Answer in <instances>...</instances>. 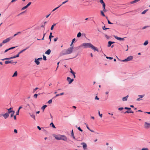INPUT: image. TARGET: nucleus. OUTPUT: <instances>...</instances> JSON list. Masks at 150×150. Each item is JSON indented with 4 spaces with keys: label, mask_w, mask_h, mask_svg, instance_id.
<instances>
[{
    "label": "nucleus",
    "mask_w": 150,
    "mask_h": 150,
    "mask_svg": "<svg viewBox=\"0 0 150 150\" xmlns=\"http://www.w3.org/2000/svg\"><path fill=\"white\" fill-rule=\"evenodd\" d=\"M81 47H83L84 48H91L94 51H98V48L93 46L91 44L89 43H84L81 45Z\"/></svg>",
    "instance_id": "obj_1"
},
{
    "label": "nucleus",
    "mask_w": 150,
    "mask_h": 150,
    "mask_svg": "<svg viewBox=\"0 0 150 150\" xmlns=\"http://www.w3.org/2000/svg\"><path fill=\"white\" fill-rule=\"evenodd\" d=\"M73 48H72V47H70L67 50L62 51L61 53V54L62 55H64L70 54L72 52Z\"/></svg>",
    "instance_id": "obj_2"
},
{
    "label": "nucleus",
    "mask_w": 150,
    "mask_h": 150,
    "mask_svg": "<svg viewBox=\"0 0 150 150\" xmlns=\"http://www.w3.org/2000/svg\"><path fill=\"white\" fill-rule=\"evenodd\" d=\"M133 59V57L130 56L127 57L126 59L122 60V62H128L131 60Z\"/></svg>",
    "instance_id": "obj_3"
},
{
    "label": "nucleus",
    "mask_w": 150,
    "mask_h": 150,
    "mask_svg": "<svg viewBox=\"0 0 150 150\" xmlns=\"http://www.w3.org/2000/svg\"><path fill=\"white\" fill-rule=\"evenodd\" d=\"M12 38V37H10L8 38H6V39L4 40L2 42V44H5L8 42H9L11 39Z\"/></svg>",
    "instance_id": "obj_4"
},
{
    "label": "nucleus",
    "mask_w": 150,
    "mask_h": 150,
    "mask_svg": "<svg viewBox=\"0 0 150 150\" xmlns=\"http://www.w3.org/2000/svg\"><path fill=\"white\" fill-rule=\"evenodd\" d=\"M53 136L54 137H55V139L57 140H60V138L61 135H55L54 134L53 135Z\"/></svg>",
    "instance_id": "obj_5"
},
{
    "label": "nucleus",
    "mask_w": 150,
    "mask_h": 150,
    "mask_svg": "<svg viewBox=\"0 0 150 150\" xmlns=\"http://www.w3.org/2000/svg\"><path fill=\"white\" fill-rule=\"evenodd\" d=\"M5 63L6 64H7L9 63H14L15 64H16L17 63V62H12V61H6L5 62Z\"/></svg>",
    "instance_id": "obj_6"
},
{
    "label": "nucleus",
    "mask_w": 150,
    "mask_h": 150,
    "mask_svg": "<svg viewBox=\"0 0 150 150\" xmlns=\"http://www.w3.org/2000/svg\"><path fill=\"white\" fill-rule=\"evenodd\" d=\"M67 80L69 82V83H71L74 81V79H71L69 77H67Z\"/></svg>",
    "instance_id": "obj_7"
},
{
    "label": "nucleus",
    "mask_w": 150,
    "mask_h": 150,
    "mask_svg": "<svg viewBox=\"0 0 150 150\" xmlns=\"http://www.w3.org/2000/svg\"><path fill=\"white\" fill-rule=\"evenodd\" d=\"M67 139L66 137L64 135H61L60 138V140H62L64 141L67 140Z\"/></svg>",
    "instance_id": "obj_8"
},
{
    "label": "nucleus",
    "mask_w": 150,
    "mask_h": 150,
    "mask_svg": "<svg viewBox=\"0 0 150 150\" xmlns=\"http://www.w3.org/2000/svg\"><path fill=\"white\" fill-rule=\"evenodd\" d=\"M114 37L116 39L119 40H124V38H122L120 37H118L117 36L115 35H114Z\"/></svg>",
    "instance_id": "obj_9"
},
{
    "label": "nucleus",
    "mask_w": 150,
    "mask_h": 150,
    "mask_svg": "<svg viewBox=\"0 0 150 150\" xmlns=\"http://www.w3.org/2000/svg\"><path fill=\"white\" fill-rule=\"evenodd\" d=\"M9 114L8 113L6 112L5 114H3V116L5 119H7L9 116Z\"/></svg>",
    "instance_id": "obj_10"
},
{
    "label": "nucleus",
    "mask_w": 150,
    "mask_h": 150,
    "mask_svg": "<svg viewBox=\"0 0 150 150\" xmlns=\"http://www.w3.org/2000/svg\"><path fill=\"white\" fill-rule=\"evenodd\" d=\"M81 145H83V149L84 150L86 149H87V144L83 142L81 144Z\"/></svg>",
    "instance_id": "obj_11"
},
{
    "label": "nucleus",
    "mask_w": 150,
    "mask_h": 150,
    "mask_svg": "<svg viewBox=\"0 0 150 150\" xmlns=\"http://www.w3.org/2000/svg\"><path fill=\"white\" fill-rule=\"evenodd\" d=\"M144 127L147 128L150 127V123L145 122L144 124Z\"/></svg>",
    "instance_id": "obj_12"
},
{
    "label": "nucleus",
    "mask_w": 150,
    "mask_h": 150,
    "mask_svg": "<svg viewBox=\"0 0 150 150\" xmlns=\"http://www.w3.org/2000/svg\"><path fill=\"white\" fill-rule=\"evenodd\" d=\"M16 57V56H14L13 57H10L3 59H2V60L3 61V60H9V59H13V58H15Z\"/></svg>",
    "instance_id": "obj_13"
},
{
    "label": "nucleus",
    "mask_w": 150,
    "mask_h": 150,
    "mask_svg": "<svg viewBox=\"0 0 150 150\" xmlns=\"http://www.w3.org/2000/svg\"><path fill=\"white\" fill-rule=\"evenodd\" d=\"M35 63L37 64V65H38L40 64V62L39 61V60H38L37 59H36L35 58Z\"/></svg>",
    "instance_id": "obj_14"
},
{
    "label": "nucleus",
    "mask_w": 150,
    "mask_h": 150,
    "mask_svg": "<svg viewBox=\"0 0 150 150\" xmlns=\"http://www.w3.org/2000/svg\"><path fill=\"white\" fill-rule=\"evenodd\" d=\"M51 52V51L50 50L48 49L45 52V54L48 55H49L50 54Z\"/></svg>",
    "instance_id": "obj_15"
},
{
    "label": "nucleus",
    "mask_w": 150,
    "mask_h": 150,
    "mask_svg": "<svg viewBox=\"0 0 150 150\" xmlns=\"http://www.w3.org/2000/svg\"><path fill=\"white\" fill-rule=\"evenodd\" d=\"M128 97V95H127V96H126L125 97H123L122 98V100L123 101H126L127 100Z\"/></svg>",
    "instance_id": "obj_16"
},
{
    "label": "nucleus",
    "mask_w": 150,
    "mask_h": 150,
    "mask_svg": "<svg viewBox=\"0 0 150 150\" xmlns=\"http://www.w3.org/2000/svg\"><path fill=\"white\" fill-rule=\"evenodd\" d=\"M140 0H134L130 2L131 4H133L138 2Z\"/></svg>",
    "instance_id": "obj_17"
},
{
    "label": "nucleus",
    "mask_w": 150,
    "mask_h": 150,
    "mask_svg": "<svg viewBox=\"0 0 150 150\" xmlns=\"http://www.w3.org/2000/svg\"><path fill=\"white\" fill-rule=\"evenodd\" d=\"M18 73L17 71H16L12 76L13 77H16L17 76Z\"/></svg>",
    "instance_id": "obj_18"
},
{
    "label": "nucleus",
    "mask_w": 150,
    "mask_h": 150,
    "mask_svg": "<svg viewBox=\"0 0 150 150\" xmlns=\"http://www.w3.org/2000/svg\"><path fill=\"white\" fill-rule=\"evenodd\" d=\"M52 33H50V35L49 36V39L50 40V41H51L52 37H53V36L52 35Z\"/></svg>",
    "instance_id": "obj_19"
},
{
    "label": "nucleus",
    "mask_w": 150,
    "mask_h": 150,
    "mask_svg": "<svg viewBox=\"0 0 150 150\" xmlns=\"http://www.w3.org/2000/svg\"><path fill=\"white\" fill-rule=\"evenodd\" d=\"M112 44V42L111 41H109L108 42V47H110L111 45Z\"/></svg>",
    "instance_id": "obj_20"
},
{
    "label": "nucleus",
    "mask_w": 150,
    "mask_h": 150,
    "mask_svg": "<svg viewBox=\"0 0 150 150\" xmlns=\"http://www.w3.org/2000/svg\"><path fill=\"white\" fill-rule=\"evenodd\" d=\"M12 108H10L9 109H8V112H7L9 114L10 113L12 112L13 111H12L11 110Z\"/></svg>",
    "instance_id": "obj_21"
},
{
    "label": "nucleus",
    "mask_w": 150,
    "mask_h": 150,
    "mask_svg": "<svg viewBox=\"0 0 150 150\" xmlns=\"http://www.w3.org/2000/svg\"><path fill=\"white\" fill-rule=\"evenodd\" d=\"M30 115V116L33 118L35 119V116L34 114H31L30 113H29Z\"/></svg>",
    "instance_id": "obj_22"
},
{
    "label": "nucleus",
    "mask_w": 150,
    "mask_h": 150,
    "mask_svg": "<svg viewBox=\"0 0 150 150\" xmlns=\"http://www.w3.org/2000/svg\"><path fill=\"white\" fill-rule=\"evenodd\" d=\"M100 3L103 6H105V4L103 0L100 2Z\"/></svg>",
    "instance_id": "obj_23"
},
{
    "label": "nucleus",
    "mask_w": 150,
    "mask_h": 150,
    "mask_svg": "<svg viewBox=\"0 0 150 150\" xmlns=\"http://www.w3.org/2000/svg\"><path fill=\"white\" fill-rule=\"evenodd\" d=\"M47 106L46 105H45L42 107L41 109L44 110L45 108L47 107Z\"/></svg>",
    "instance_id": "obj_24"
},
{
    "label": "nucleus",
    "mask_w": 150,
    "mask_h": 150,
    "mask_svg": "<svg viewBox=\"0 0 150 150\" xmlns=\"http://www.w3.org/2000/svg\"><path fill=\"white\" fill-rule=\"evenodd\" d=\"M62 5L61 4L60 5H59V6H58V7H56V8H54V9L52 10V11L53 12V11H55L56 10L57 8H58L60 6H62Z\"/></svg>",
    "instance_id": "obj_25"
},
{
    "label": "nucleus",
    "mask_w": 150,
    "mask_h": 150,
    "mask_svg": "<svg viewBox=\"0 0 150 150\" xmlns=\"http://www.w3.org/2000/svg\"><path fill=\"white\" fill-rule=\"evenodd\" d=\"M81 35V34L80 32H79L77 35V37L78 38L80 37Z\"/></svg>",
    "instance_id": "obj_26"
},
{
    "label": "nucleus",
    "mask_w": 150,
    "mask_h": 150,
    "mask_svg": "<svg viewBox=\"0 0 150 150\" xmlns=\"http://www.w3.org/2000/svg\"><path fill=\"white\" fill-rule=\"evenodd\" d=\"M148 43V40L146 41L144 43V45H147Z\"/></svg>",
    "instance_id": "obj_27"
},
{
    "label": "nucleus",
    "mask_w": 150,
    "mask_h": 150,
    "mask_svg": "<svg viewBox=\"0 0 150 150\" xmlns=\"http://www.w3.org/2000/svg\"><path fill=\"white\" fill-rule=\"evenodd\" d=\"M71 136L73 137V138L74 139H75V137L74 136V132H71Z\"/></svg>",
    "instance_id": "obj_28"
},
{
    "label": "nucleus",
    "mask_w": 150,
    "mask_h": 150,
    "mask_svg": "<svg viewBox=\"0 0 150 150\" xmlns=\"http://www.w3.org/2000/svg\"><path fill=\"white\" fill-rule=\"evenodd\" d=\"M56 25V24H54L53 25H52L51 28V30H52L54 28V26H55Z\"/></svg>",
    "instance_id": "obj_29"
},
{
    "label": "nucleus",
    "mask_w": 150,
    "mask_h": 150,
    "mask_svg": "<svg viewBox=\"0 0 150 150\" xmlns=\"http://www.w3.org/2000/svg\"><path fill=\"white\" fill-rule=\"evenodd\" d=\"M28 7L26 5V6H24V7H23L22 8L21 10H24L25 9H26V8H27Z\"/></svg>",
    "instance_id": "obj_30"
},
{
    "label": "nucleus",
    "mask_w": 150,
    "mask_h": 150,
    "mask_svg": "<svg viewBox=\"0 0 150 150\" xmlns=\"http://www.w3.org/2000/svg\"><path fill=\"white\" fill-rule=\"evenodd\" d=\"M50 125H52V127H53V128H55V127L54 126V124H53V123H52V122L50 123Z\"/></svg>",
    "instance_id": "obj_31"
},
{
    "label": "nucleus",
    "mask_w": 150,
    "mask_h": 150,
    "mask_svg": "<svg viewBox=\"0 0 150 150\" xmlns=\"http://www.w3.org/2000/svg\"><path fill=\"white\" fill-rule=\"evenodd\" d=\"M12 112V113L11 114V117H13V115L14 114L15 112L13 111Z\"/></svg>",
    "instance_id": "obj_32"
},
{
    "label": "nucleus",
    "mask_w": 150,
    "mask_h": 150,
    "mask_svg": "<svg viewBox=\"0 0 150 150\" xmlns=\"http://www.w3.org/2000/svg\"><path fill=\"white\" fill-rule=\"evenodd\" d=\"M105 6H103V11L105 12H106V10L105 9Z\"/></svg>",
    "instance_id": "obj_33"
},
{
    "label": "nucleus",
    "mask_w": 150,
    "mask_h": 150,
    "mask_svg": "<svg viewBox=\"0 0 150 150\" xmlns=\"http://www.w3.org/2000/svg\"><path fill=\"white\" fill-rule=\"evenodd\" d=\"M102 28H103V29L104 30H107V29H109V28H106L105 27V26H104Z\"/></svg>",
    "instance_id": "obj_34"
},
{
    "label": "nucleus",
    "mask_w": 150,
    "mask_h": 150,
    "mask_svg": "<svg viewBox=\"0 0 150 150\" xmlns=\"http://www.w3.org/2000/svg\"><path fill=\"white\" fill-rule=\"evenodd\" d=\"M148 11V10H145L144 11H143L142 12V14H144L146 13V11Z\"/></svg>",
    "instance_id": "obj_35"
},
{
    "label": "nucleus",
    "mask_w": 150,
    "mask_h": 150,
    "mask_svg": "<svg viewBox=\"0 0 150 150\" xmlns=\"http://www.w3.org/2000/svg\"><path fill=\"white\" fill-rule=\"evenodd\" d=\"M43 59L45 61L47 59L46 57L44 55H43Z\"/></svg>",
    "instance_id": "obj_36"
},
{
    "label": "nucleus",
    "mask_w": 150,
    "mask_h": 150,
    "mask_svg": "<svg viewBox=\"0 0 150 150\" xmlns=\"http://www.w3.org/2000/svg\"><path fill=\"white\" fill-rule=\"evenodd\" d=\"M100 12H101V15L103 16H105V15L104 13H103V11H101Z\"/></svg>",
    "instance_id": "obj_37"
},
{
    "label": "nucleus",
    "mask_w": 150,
    "mask_h": 150,
    "mask_svg": "<svg viewBox=\"0 0 150 150\" xmlns=\"http://www.w3.org/2000/svg\"><path fill=\"white\" fill-rule=\"evenodd\" d=\"M52 99H50V100H49L48 102V103H49V104H51L52 103Z\"/></svg>",
    "instance_id": "obj_38"
},
{
    "label": "nucleus",
    "mask_w": 150,
    "mask_h": 150,
    "mask_svg": "<svg viewBox=\"0 0 150 150\" xmlns=\"http://www.w3.org/2000/svg\"><path fill=\"white\" fill-rule=\"evenodd\" d=\"M25 50V49H24V50H22L20 52H19V54H20L21 53H22L23 52H24Z\"/></svg>",
    "instance_id": "obj_39"
},
{
    "label": "nucleus",
    "mask_w": 150,
    "mask_h": 150,
    "mask_svg": "<svg viewBox=\"0 0 150 150\" xmlns=\"http://www.w3.org/2000/svg\"><path fill=\"white\" fill-rule=\"evenodd\" d=\"M108 23L109 24H113V23L110 22V21L108 19Z\"/></svg>",
    "instance_id": "obj_40"
},
{
    "label": "nucleus",
    "mask_w": 150,
    "mask_h": 150,
    "mask_svg": "<svg viewBox=\"0 0 150 150\" xmlns=\"http://www.w3.org/2000/svg\"><path fill=\"white\" fill-rule=\"evenodd\" d=\"M34 97L35 98H37V96H38V94H35L34 95Z\"/></svg>",
    "instance_id": "obj_41"
},
{
    "label": "nucleus",
    "mask_w": 150,
    "mask_h": 150,
    "mask_svg": "<svg viewBox=\"0 0 150 150\" xmlns=\"http://www.w3.org/2000/svg\"><path fill=\"white\" fill-rule=\"evenodd\" d=\"M68 0H66V1H64V2H63L62 3V4H64L66 3H67V2H68Z\"/></svg>",
    "instance_id": "obj_42"
},
{
    "label": "nucleus",
    "mask_w": 150,
    "mask_h": 150,
    "mask_svg": "<svg viewBox=\"0 0 150 150\" xmlns=\"http://www.w3.org/2000/svg\"><path fill=\"white\" fill-rule=\"evenodd\" d=\"M118 109L119 110L121 111L123 109V108L122 107L120 108H118Z\"/></svg>",
    "instance_id": "obj_43"
},
{
    "label": "nucleus",
    "mask_w": 150,
    "mask_h": 150,
    "mask_svg": "<svg viewBox=\"0 0 150 150\" xmlns=\"http://www.w3.org/2000/svg\"><path fill=\"white\" fill-rule=\"evenodd\" d=\"M98 113L100 117H102V114H100L99 111H98Z\"/></svg>",
    "instance_id": "obj_44"
},
{
    "label": "nucleus",
    "mask_w": 150,
    "mask_h": 150,
    "mask_svg": "<svg viewBox=\"0 0 150 150\" xmlns=\"http://www.w3.org/2000/svg\"><path fill=\"white\" fill-rule=\"evenodd\" d=\"M106 58L107 59H113V58H112V57H106Z\"/></svg>",
    "instance_id": "obj_45"
},
{
    "label": "nucleus",
    "mask_w": 150,
    "mask_h": 150,
    "mask_svg": "<svg viewBox=\"0 0 150 150\" xmlns=\"http://www.w3.org/2000/svg\"><path fill=\"white\" fill-rule=\"evenodd\" d=\"M31 4V2H30L26 6L28 7L29 6H30V4Z\"/></svg>",
    "instance_id": "obj_46"
},
{
    "label": "nucleus",
    "mask_w": 150,
    "mask_h": 150,
    "mask_svg": "<svg viewBox=\"0 0 150 150\" xmlns=\"http://www.w3.org/2000/svg\"><path fill=\"white\" fill-rule=\"evenodd\" d=\"M19 109H18V111H17V112H16V115H19Z\"/></svg>",
    "instance_id": "obj_47"
},
{
    "label": "nucleus",
    "mask_w": 150,
    "mask_h": 150,
    "mask_svg": "<svg viewBox=\"0 0 150 150\" xmlns=\"http://www.w3.org/2000/svg\"><path fill=\"white\" fill-rule=\"evenodd\" d=\"M75 73L74 72L72 73V74L74 76V78H76V76L75 75Z\"/></svg>",
    "instance_id": "obj_48"
},
{
    "label": "nucleus",
    "mask_w": 150,
    "mask_h": 150,
    "mask_svg": "<svg viewBox=\"0 0 150 150\" xmlns=\"http://www.w3.org/2000/svg\"><path fill=\"white\" fill-rule=\"evenodd\" d=\"M149 26H144V27H143L142 28V29H145V28H147L148 27H149Z\"/></svg>",
    "instance_id": "obj_49"
},
{
    "label": "nucleus",
    "mask_w": 150,
    "mask_h": 150,
    "mask_svg": "<svg viewBox=\"0 0 150 150\" xmlns=\"http://www.w3.org/2000/svg\"><path fill=\"white\" fill-rule=\"evenodd\" d=\"M125 109H127L128 110H130L131 109V108H127V107H125Z\"/></svg>",
    "instance_id": "obj_50"
},
{
    "label": "nucleus",
    "mask_w": 150,
    "mask_h": 150,
    "mask_svg": "<svg viewBox=\"0 0 150 150\" xmlns=\"http://www.w3.org/2000/svg\"><path fill=\"white\" fill-rule=\"evenodd\" d=\"M16 47H11V48H9V50H10L13 49Z\"/></svg>",
    "instance_id": "obj_51"
},
{
    "label": "nucleus",
    "mask_w": 150,
    "mask_h": 150,
    "mask_svg": "<svg viewBox=\"0 0 150 150\" xmlns=\"http://www.w3.org/2000/svg\"><path fill=\"white\" fill-rule=\"evenodd\" d=\"M70 72L71 73H73L74 72L73 71L72 69L71 68H70Z\"/></svg>",
    "instance_id": "obj_52"
},
{
    "label": "nucleus",
    "mask_w": 150,
    "mask_h": 150,
    "mask_svg": "<svg viewBox=\"0 0 150 150\" xmlns=\"http://www.w3.org/2000/svg\"><path fill=\"white\" fill-rule=\"evenodd\" d=\"M78 129L80 131H82V130L81 129L80 127H79L78 128Z\"/></svg>",
    "instance_id": "obj_53"
},
{
    "label": "nucleus",
    "mask_w": 150,
    "mask_h": 150,
    "mask_svg": "<svg viewBox=\"0 0 150 150\" xmlns=\"http://www.w3.org/2000/svg\"><path fill=\"white\" fill-rule=\"evenodd\" d=\"M95 100H99V98L97 96H96L95 97Z\"/></svg>",
    "instance_id": "obj_54"
},
{
    "label": "nucleus",
    "mask_w": 150,
    "mask_h": 150,
    "mask_svg": "<svg viewBox=\"0 0 150 150\" xmlns=\"http://www.w3.org/2000/svg\"><path fill=\"white\" fill-rule=\"evenodd\" d=\"M144 96V95H139V96L140 97V98H143Z\"/></svg>",
    "instance_id": "obj_55"
},
{
    "label": "nucleus",
    "mask_w": 150,
    "mask_h": 150,
    "mask_svg": "<svg viewBox=\"0 0 150 150\" xmlns=\"http://www.w3.org/2000/svg\"><path fill=\"white\" fill-rule=\"evenodd\" d=\"M42 57H40V58H38L37 59L39 61L40 60H42Z\"/></svg>",
    "instance_id": "obj_56"
},
{
    "label": "nucleus",
    "mask_w": 150,
    "mask_h": 150,
    "mask_svg": "<svg viewBox=\"0 0 150 150\" xmlns=\"http://www.w3.org/2000/svg\"><path fill=\"white\" fill-rule=\"evenodd\" d=\"M75 38H74L73 39H72V41L71 42H72V43H73L75 41Z\"/></svg>",
    "instance_id": "obj_57"
},
{
    "label": "nucleus",
    "mask_w": 150,
    "mask_h": 150,
    "mask_svg": "<svg viewBox=\"0 0 150 150\" xmlns=\"http://www.w3.org/2000/svg\"><path fill=\"white\" fill-rule=\"evenodd\" d=\"M38 89V87L35 88V89H34L33 90V92H35V91L36 90H37Z\"/></svg>",
    "instance_id": "obj_58"
},
{
    "label": "nucleus",
    "mask_w": 150,
    "mask_h": 150,
    "mask_svg": "<svg viewBox=\"0 0 150 150\" xmlns=\"http://www.w3.org/2000/svg\"><path fill=\"white\" fill-rule=\"evenodd\" d=\"M73 43H72V42H71V45H70V47H72L73 48Z\"/></svg>",
    "instance_id": "obj_59"
},
{
    "label": "nucleus",
    "mask_w": 150,
    "mask_h": 150,
    "mask_svg": "<svg viewBox=\"0 0 150 150\" xmlns=\"http://www.w3.org/2000/svg\"><path fill=\"white\" fill-rule=\"evenodd\" d=\"M23 107H22V106L21 105V106H20L19 108H18V109H19V110H20V109H21V108H22Z\"/></svg>",
    "instance_id": "obj_60"
},
{
    "label": "nucleus",
    "mask_w": 150,
    "mask_h": 150,
    "mask_svg": "<svg viewBox=\"0 0 150 150\" xmlns=\"http://www.w3.org/2000/svg\"><path fill=\"white\" fill-rule=\"evenodd\" d=\"M86 127H87V128L90 131H92L89 128V127H88V126L87 125L86 126Z\"/></svg>",
    "instance_id": "obj_61"
},
{
    "label": "nucleus",
    "mask_w": 150,
    "mask_h": 150,
    "mask_svg": "<svg viewBox=\"0 0 150 150\" xmlns=\"http://www.w3.org/2000/svg\"><path fill=\"white\" fill-rule=\"evenodd\" d=\"M57 39H58V38H55L54 39V41L55 42L57 40Z\"/></svg>",
    "instance_id": "obj_62"
},
{
    "label": "nucleus",
    "mask_w": 150,
    "mask_h": 150,
    "mask_svg": "<svg viewBox=\"0 0 150 150\" xmlns=\"http://www.w3.org/2000/svg\"><path fill=\"white\" fill-rule=\"evenodd\" d=\"M37 128L39 130H41V128L39 126H38L37 127Z\"/></svg>",
    "instance_id": "obj_63"
},
{
    "label": "nucleus",
    "mask_w": 150,
    "mask_h": 150,
    "mask_svg": "<svg viewBox=\"0 0 150 150\" xmlns=\"http://www.w3.org/2000/svg\"><path fill=\"white\" fill-rule=\"evenodd\" d=\"M20 54H19V53H18V54H17L16 56V57H19Z\"/></svg>",
    "instance_id": "obj_64"
}]
</instances>
